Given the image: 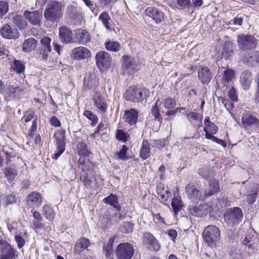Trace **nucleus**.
Here are the masks:
<instances>
[{
    "label": "nucleus",
    "mask_w": 259,
    "mask_h": 259,
    "mask_svg": "<svg viewBox=\"0 0 259 259\" xmlns=\"http://www.w3.org/2000/svg\"><path fill=\"white\" fill-rule=\"evenodd\" d=\"M243 59L244 63H247L250 65H253L254 63L258 62V57L256 56L254 53H248L247 56H245Z\"/></svg>",
    "instance_id": "obj_41"
},
{
    "label": "nucleus",
    "mask_w": 259,
    "mask_h": 259,
    "mask_svg": "<svg viewBox=\"0 0 259 259\" xmlns=\"http://www.w3.org/2000/svg\"><path fill=\"white\" fill-rule=\"evenodd\" d=\"M122 58L123 61L122 66L125 71L131 74L138 71L139 69V65L135 58L127 55H124Z\"/></svg>",
    "instance_id": "obj_11"
},
{
    "label": "nucleus",
    "mask_w": 259,
    "mask_h": 259,
    "mask_svg": "<svg viewBox=\"0 0 259 259\" xmlns=\"http://www.w3.org/2000/svg\"><path fill=\"white\" fill-rule=\"evenodd\" d=\"M251 80V73L250 71L245 70L242 72L240 75V81L243 89L247 90L249 89Z\"/></svg>",
    "instance_id": "obj_28"
},
{
    "label": "nucleus",
    "mask_w": 259,
    "mask_h": 259,
    "mask_svg": "<svg viewBox=\"0 0 259 259\" xmlns=\"http://www.w3.org/2000/svg\"><path fill=\"white\" fill-rule=\"evenodd\" d=\"M171 205L174 212L176 214L183 207L181 197L180 196H174L172 199Z\"/></svg>",
    "instance_id": "obj_34"
},
{
    "label": "nucleus",
    "mask_w": 259,
    "mask_h": 259,
    "mask_svg": "<svg viewBox=\"0 0 259 259\" xmlns=\"http://www.w3.org/2000/svg\"><path fill=\"white\" fill-rule=\"evenodd\" d=\"M151 113L157 120L161 121L162 120V117L160 113L159 109L158 108L157 102L152 106Z\"/></svg>",
    "instance_id": "obj_46"
},
{
    "label": "nucleus",
    "mask_w": 259,
    "mask_h": 259,
    "mask_svg": "<svg viewBox=\"0 0 259 259\" xmlns=\"http://www.w3.org/2000/svg\"><path fill=\"white\" fill-rule=\"evenodd\" d=\"M258 192V186L255 184L249 185L247 188V194H252L257 195Z\"/></svg>",
    "instance_id": "obj_54"
},
{
    "label": "nucleus",
    "mask_w": 259,
    "mask_h": 259,
    "mask_svg": "<svg viewBox=\"0 0 259 259\" xmlns=\"http://www.w3.org/2000/svg\"><path fill=\"white\" fill-rule=\"evenodd\" d=\"M84 85L89 90H94L98 85V82L95 77L92 78L91 76H89L87 78H85Z\"/></svg>",
    "instance_id": "obj_40"
},
{
    "label": "nucleus",
    "mask_w": 259,
    "mask_h": 259,
    "mask_svg": "<svg viewBox=\"0 0 259 259\" xmlns=\"http://www.w3.org/2000/svg\"><path fill=\"white\" fill-rule=\"evenodd\" d=\"M147 92L145 89L130 87L124 93L123 97L127 101L140 103L144 100Z\"/></svg>",
    "instance_id": "obj_4"
},
{
    "label": "nucleus",
    "mask_w": 259,
    "mask_h": 259,
    "mask_svg": "<svg viewBox=\"0 0 259 259\" xmlns=\"http://www.w3.org/2000/svg\"><path fill=\"white\" fill-rule=\"evenodd\" d=\"M11 66L13 70L18 74H21L24 72L25 69V66L24 62L16 59H14Z\"/></svg>",
    "instance_id": "obj_32"
},
{
    "label": "nucleus",
    "mask_w": 259,
    "mask_h": 259,
    "mask_svg": "<svg viewBox=\"0 0 259 259\" xmlns=\"http://www.w3.org/2000/svg\"><path fill=\"white\" fill-rule=\"evenodd\" d=\"M163 105L167 109H172L176 106L175 100L170 97H168L164 100Z\"/></svg>",
    "instance_id": "obj_51"
},
{
    "label": "nucleus",
    "mask_w": 259,
    "mask_h": 259,
    "mask_svg": "<svg viewBox=\"0 0 259 259\" xmlns=\"http://www.w3.org/2000/svg\"><path fill=\"white\" fill-rule=\"evenodd\" d=\"M165 140L164 139L151 140V145L157 148H163L165 146Z\"/></svg>",
    "instance_id": "obj_53"
},
{
    "label": "nucleus",
    "mask_w": 259,
    "mask_h": 259,
    "mask_svg": "<svg viewBox=\"0 0 259 259\" xmlns=\"http://www.w3.org/2000/svg\"><path fill=\"white\" fill-rule=\"evenodd\" d=\"M128 150V147L126 145H122L120 150L115 154V155L117 156V158L124 161L128 160V157L126 156Z\"/></svg>",
    "instance_id": "obj_39"
},
{
    "label": "nucleus",
    "mask_w": 259,
    "mask_h": 259,
    "mask_svg": "<svg viewBox=\"0 0 259 259\" xmlns=\"http://www.w3.org/2000/svg\"><path fill=\"white\" fill-rule=\"evenodd\" d=\"M219 190L220 184L219 181L216 179L210 180L209 181L208 185L206 186L203 189L205 198L216 194Z\"/></svg>",
    "instance_id": "obj_21"
},
{
    "label": "nucleus",
    "mask_w": 259,
    "mask_h": 259,
    "mask_svg": "<svg viewBox=\"0 0 259 259\" xmlns=\"http://www.w3.org/2000/svg\"><path fill=\"white\" fill-rule=\"evenodd\" d=\"M91 242L88 239L84 237L81 238L77 240L75 246L74 252L75 254H80V253L87 249L90 245Z\"/></svg>",
    "instance_id": "obj_26"
},
{
    "label": "nucleus",
    "mask_w": 259,
    "mask_h": 259,
    "mask_svg": "<svg viewBox=\"0 0 259 259\" xmlns=\"http://www.w3.org/2000/svg\"><path fill=\"white\" fill-rule=\"evenodd\" d=\"M197 74L199 80L203 84H208L212 77V72L209 68L202 65L198 66Z\"/></svg>",
    "instance_id": "obj_15"
},
{
    "label": "nucleus",
    "mask_w": 259,
    "mask_h": 259,
    "mask_svg": "<svg viewBox=\"0 0 259 259\" xmlns=\"http://www.w3.org/2000/svg\"><path fill=\"white\" fill-rule=\"evenodd\" d=\"M135 252V249L129 243H121L116 248V254L118 259H131Z\"/></svg>",
    "instance_id": "obj_8"
},
{
    "label": "nucleus",
    "mask_w": 259,
    "mask_h": 259,
    "mask_svg": "<svg viewBox=\"0 0 259 259\" xmlns=\"http://www.w3.org/2000/svg\"><path fill=\"white\" fill-rule=\"evenodd\" d=\"M191 213L195 217H201L203 215V212L197 206H194L190 209Z\"/></svg>",
    "instance_id": "obj_62"
},
{
    "label": "nucleus",
    "mask_w": 259,
    "mask_h": 259,
    "mask_svg": "<svg viewBox=\"0 0 259 259\" xmlns=\"http://www.w3.org/2000/svg\"><path fill=\"white\" fill-rule=\"evenodd\" d=\"M42 212L47 219L50 221L54 220L55 213L53 209L50 206L48 205H45L43 206Z\"/></svg>",
    "instance_id": "obj_37"
},
{
    "label": "nucleus",
    "mask_w": 259,
    "mask_h": 259,
    "mask_svg": "<svg viewBox=\"0 0 259 259\" xmlns=\"http://www.w3.org/2000/svg\"><path fill=\"white\" fill-rule=\"evenodd\" d=\"M91 54L90 51L87 48L78 47L72 50L71 55L74 59L80 60L90 57Z\"/></svg>",
    "instance_id": "obj_22"
},
{
    "label": "nucleus",
    "mask_w": 259,
    "mask_h": 259,
    "mask_svg": "<svg viewBox=\"0 0 259 259\" xmlns=\"http://www.w3.org/2000/svg\"><path fill=\"white\" fill-rule=\"evenodd\" d=\"M204 127H206L208 131L209 130L211 134H216L218 131V127L213 122L211 123L210 124L207 125V126H205Z\"/></svg>",
    "instance_id": "obj_64"
},
{
    "label": "nucleus",
    "mask_w": 259,
    "mask_h": 259,
    "mask_svg": "<svg viewBox=\"0 0 259 259\" xmlns=\"http://www.w3.org/2000/svg\"><path fill=\"white\" fill-rule=\"evenodd\" d=\"M75 33L76 38L80 44L85 45L90 41V34L87 30L78 29Z\"/></svg>",
    "instance_id": "obj_27"
},
{
    "label": "nucleus",
    "mask_w": 259,
    "mask_h": 259,
    "mask_svg": "<svg viewBox=\"0 0 259 259\" xmlns=\"http://www.w3.org/2000/svg\"><path fill=\"white\" fill-rule=\"evenodd\" d=\"M9 10V4L6 1H0V19L6 14Z\"/></svg>",
    "instance_id": "obj_47"
},
{
    "label": "nucleus",
    "mask_w": 259,
    "mask_h": 259,
    "mask_svg": "<svg viewBox=\"0 0 259 259\" xmlns=\"http://www.w3.org/2000/svg\"><path fill=\"white\" fill-rule=\"evenodd\" d=\"M242 126L246 130L254 132L259 129V119L249 111H244L241 115Z\"/></svg>",
    "instance_id": "obj_5"
},
{
    "label": "nucleus",
    "mask_w": 259,
    "mask_h": 259,
    "mask_svg": "<svg viewBox=\"0 0 259 259\" xmlns=\"http://www.w3.org/2000/svg\"><path fill=\"white\" fill-rule=\"evenodd\" d=\"M26 201L29 205L38 207L41 204L42 198L39 193L32 192L27 196Z\"/></svg>",
    "instance_id": "obj_25"
},
{
    "label": "nucleus",
    "mask_w": 259,
    "mask_h": 259,
    "mask_svg": "<svg viewBox=\"0 0 259 259\" xmlns=\"http://www.w3.org/2000/svg\"><path fill=\"white\" fill-rule=\"evenodd\" d=\"M83 115L92 121L91 124L92 126H94L98 122V117L92 111L85 110L83 112Z\"/></svg>",
    "instance_id": "obj_43"
},
{
    "label": "nucleus",
    "mask_w": 259,
    "mask_h": 259,
    "mask_svg": "<svg viewBox=\"0 0 259 259\" xmlns=\"http://www.w3.org/2000/svg\"><path fill=\"white\" fill-rule=\"evenodd\" d=\"M92 175H82L83 177V183L87 188H91L92 180L91 176Z\"/></svg>",
    "instance_id": "obj_55"
},
{
    "label": "nucleus",
    "mask_w": 259,
    "mask_h": 259,
    "mask_svg": "<svg viewBox=\"0 0 259 259\" xmlns=\"http://www.w3.org/2000/svg\"><path fill=\"white\" fill-rule=\"evenodd\" d=\"M96 65L99 69L108 68L112 61L111 55L105 51H100L95 56Z\"/></svg>",
    "instance_id": "obj_9"
},
{
    "label": "nucleus",
    "mask_w": 259,
    "mask_h": 259,
    "mask_svg": "<svg viewBox=\"0 0 259 259\" xmlns=\"http://www.w3.org/2000/svg\"><path fill=\"white\" fill-rule=\"evenodd\" d=\"M35 115L34 112L32 110L27 111L25 113L23 116L25 122L30 121L34 117Z\"/></svg>",
    "instance_id": "obj_60"
},
{
    "label": "nucleus",
    "mask_w": 259,
    "mask_h": 259,
    "mask_svg": "<svg viewBox=\"0 0 259 259\" xmlns=\"http://www.w3.org/2000/svg\"><path fill=\"white\" fill-rule=\"evenodd\" d=\"M234 77V72L232 69H227L224 71L223 74V79L227 82L232 80Z\"/></svg>",
    "instance_id": "obj_50"
},
{
    "label": "nucleus",
    "mask_w": 259,
    "mask_h": 259,
    "mask_svg": "<svg viewBox=\"0 0 259 259\" xmlns=\"http://www.w3.org/2000/svg\"><path fill=\"white\" fill-rule=\"evenodd\" d=\"M139 112L135 108L125 110L124 112L122 119L130 125L136 124L138 121Z\"/></svg>",
    "instance_id": "obj_20"
},
{
    "label": "nucleus",
    "mask_w": 259,
    "mask_h": 259,
    "mask_svg": "<svg viewBox=\"0 0 259 259\" xmlns=\"http://www.w3.org/2000/svg\"><path fill=\"white\" fill-rule=\"evenodd\" d=\"M185 191L188 197L193 201L203 200L205 198L204 194H201L199 190L192 183L186 185Z\"/></svg>",
    "instance_id": "obj_14"
},
{
    "label": "nucleus",
    "mask_w": 259,
    "mask_h": 259,
    "mask_svg": "<svg viewBox=\"0 0 259 259\" xmlns=\"http://www.w3.org/2000/svg\"><path fill=\"white\" fill-rule=\"evenodd\" d=\"M17 197L14 193L7 195L5 197V201L7 205L12 204L16 202Z\"/></svg>",
    "instance_id": "obj_52"
},
{
    "label": "nucleus",
    "mask_w": 259,
    "mask_h": 259,
    "mask_svg": "<svg viewBox=\"0 0 259 259\" xmlns=\"http://www.w3.org/2000/svg\"><path fill=\"white\" fill-rule=\"evenodd\" d=\"M228 96L233 102H237L238 101V97L234 87H232L229 89L228 91Z\"/></svg>",
    "instance_id": "obj_58"
},
{
    "label": "nucleus",
    "mask_w": 259,
    "mask_h": 259,
    "mask_svg": "<svg viewBox=\"0 0 259 259\" xmlns=\"http://www.w3.org/2000/svg\"><path fill=\"white\" fill-rule=\"evenodd\" d=\"M114 242V238L113 237L110 238L107 243L103 247V250L105 253L106 257H109L112 252V246Z\"/></svg>",
    "instance_id": "obj_42"
},
{
    "label": "nucleus",
    "mask_w": 259,
    "mask_h": 259,
    "mask_svg": "<svg viewBox=\"0 0 259 259\" xmlns=\"http://www.w3.org/2000/svg\"><path fill=\"white\" fill-rule=\"evenodd\" d=\"M51 39L47 36L44 37L40 40L41 46L39 48V53L42 59L47 61L49 54L52 51L51 46Z\"/></svg>",
    "instance_id": "obj_17"
},
{
    "label": "nucleus",
    "mask_w": 259,
    "mask_h": 259,
    "mask_svg": "<svg viewBox=\"0 0 259 259\" xmlns=\"http://www.w3.org/2000/svg\"><path fill=\"white\" fill-rule=\"evenodd\" d=\"M105 48L110 51L117 52L121 49L119 43L114 41H107L105 43Z\"/></svg>",
    "instance_id": "obj_38"
},
{
    "label": "nucleus",
    "mask_w": 259,
    "mask_h": 259,
    "mask_svg": "<svg viewBox=\"0 0 259 259\" xmlns=\"http://www.w3.org/2000/svg\"><path fill=\"white\" fill-rule=\"evenodd\" d=\"M187 117L189 120L190 119L197 121L198 120L202 118V117L198 113L191 112L187 114Z\"/></svg>",
    "instance_id": "obj_63"
},
{
    "label": "nucleus",
    "mask_w": 259,
    "mask_h": 259,
    "mask_svg": "<svg viewBox=\"0 0 259 259\" xmlns=\"http://www.w3.org/2000/svg\"><path fill=\"white\" fill-rule=\"evenodd\" d=\"M144 238L148 244V248L151 250L158 251L160 246L155 237L150 233L147 232L144 234Z\"/></svg>",
    "instance_id": "obj_24"
},
{
    "label": "nucleus",
    "mask_w": 259,
    "mask_h": 259,
    "mask_svg": "<svg viewBox=\"0 0 259 259\" xmlns=\"http://www.w3.org/2000/svg\"><path fill=\"white\" fill-rule=\"evenodd\" d=\"M94 102L96 107L102 113H105L107 111V105L104 100L101 98L98 97L94 99Z\"/></svg>",
    "instance_id": "obj_36"
},
{
    "label": "nucleus",
    "mask_w": 259,
    "mask_h": 259,
    "mask_svg": "<svg viewBox=\"0 0 259 259\" xmlns=\"http://www.w3.org/2000/svg\"><path fill=\"white\" fill-rule=\"evenodd\" d=\"M0 34L3 38L7 39L16 40L20 36L17 29L9 24H5L1 28Z\"/></svg>",
    "instance_id": "obj_10"
},
{
    "label": "nucleus",
    "mask_w": 259,
    "mask_h": 259,
    "mask_svg": "<svg viewBox=\"0 0 259 259\" xmlns=\"http://www.w3.org/2000/svg\"><path fill=\"white\" fill-rule=\"evenodd\" d=\"M199 174L204 179H208L211 177V171L206 166H203L199 168Z\"/></svg>",
    "instance_id": "obj_49"
},
{
    "label": "nucleus",
    "mask_w": 259,
    "mask_h": 259,
    "mask_svg": "<svg viewBox=\"0 0 259 259\" xmlns=\"http://www.w3.org/2000/svg\"><path fill=\"white\" fill-rule=\"evenodd\" d=\"M123 227L125 229L124 233H129L133 231L134 228V224L131 222H126L123 223Z\"/></svg>",
    "instance_id": "obj_59"
},
{
    "label": "nucleus",
    "mask_w": 259,
    "mask_h": 259,
    "mask_svg": "<svg viewBox=\"0 0 259 259\" xmlns=\"http://www.w3.org/2000/svg\"><path fill=\"white\" fill-rule=\"evenodd\" d=\"M5 175L9 181H13L16 176V170L14 168L10 167L6 168Z\"/></svg>",
    "instance_id": "obj_45"
},
{
    "label": "nucleus",
    "mask_w": 259,
    "mask_h": 259,
    "mask_svg": "<svg viewBox=\"0 0 259 259\" xmlns=\"http://www.w3.org/2000/svg\"><path fill=\"white\" fill-rule=\"evenodd\" d=\"M23 16L27 21H28L32 25L38 26L41 25L42 15L38 11L25 10L23 12Z\"/></svg>",
    "instance_id": "obj_13"
},
{
    "label": "nucleus",
    "mask_w": 259,
    "mask_h": 259,
    "mask_svg": "<svg viewBox=\"0 0 259 259\" xmlns=\"http://www.w3.org/2000/svg\"><path fill=\"white\" fill-rule=\"evenodd\" d=\"M177 8L180 9H183L187 8L190 4V0H177Z\"/></svg>",
    "instance_id": "obj_56"
},
{
    "label": "nucleus",
    "mask_w": 259,
    "mask_h": 259,
    "mask_svg": "<svg viewBox=\"0 0 259 259\" xmlns=\"http://www.w3.org/2000/svg\"><path fill=\"white\" fill-rule=\"evenodd\" d=\"M243 18L236 16L230 21L229 23L231 25L241 26L243 23Z\"/></svg>",
    "instance_id": "obj_61"
},
{
    "label": "nucleus",
    "mask_w": 259,
    "mask_h": 259,
    "mask_svg": "<svg viewBox=\"0 0 259 259\" xmlns=\"http://www.w3.org/2000/svg\"><path fill=\"white\" fill-rule=\"evenodd\" d=\"M237 42L239 49L247 51L254 49L257 40L253 35L241 33L237 36Z\"/></svg>",
    "instance_id": "obj_3"
},
{
    "label": "nucleus",
    "mask_w": 259,
    "mask_h": 259,
    "mask_svg": "<svg viewBox=\"0 0 259 259\" xmlns=\"http://www.w3.org/2000/svg\"><path fill=\"white\" fill-rule=\"evenodd\" d=\"M14 27L17 29L18 31L25 30L27 29L28 22L24 16L16 15L12 19Z\"/></svg>",
    "instance_id": "obj_23"
},
{
    "label": "nucleus",
    "mask_w": 259,
    "mask_h": 259,
    "mask_svg": "<svg viewBox=\"0 0 259 259\" xmlns=\"http://www.w3.org/2000/svg\"><path fill=\"white\" fill-rule=\"evenodd\" d=\"M15 240L19 248L23 247L25 243L24 239L20 235H16L15 236Z\"/></svg>",
    "instance_id": "obj_57"
},
{
    "label": "nucleus",
    "mask_w": 259,
    "mask_h": 259,
    "mask_svg": "<svg viewBox=\"0 0 259 259\" xmlns=\"http://www.w3.org/2000/svg\"><path fill=\"white\" fill-rule=\"evenodd\" d=\"M103 201L104 203L112 206L115 208L117 211L121 210V206L119 203L118 198L115 195L110 194L108 196L105 198Z\"/></svg>",
    "instance_id": "obj_29"
},
{
    "label": "nucleus",
    "mask_w": 259,
    "mask_h": 259,
    "mask_svg": "<svg viewBox=\"0 0 259 259\" xmlns=\"http://www.w3.org/2000/svg\"><path fill=\"white\" fill-rule=\"evenodd\" d=\"M220 229L214 225H208L202 232L204 242L211 248L216 247L220 240Z\"/></svg>",
    "instance_id": "obj_1"
},
{
    "label": "nucleus",
    "mask_w": 259,
    "mask_h": 259,
    "mask_svg": "<svg viewBox=\"0 0 259 259\" xmlns=\"http://www.w3.org/2000/svg\"><path fill=\"white\" fill-rule=\"evenodd\" d=\"M78 166L80 168L82 175H93L94 164L88 157H80L78 160Z\"/></svg>",
    "instance_id": "obj_18"
},
{
    "label": "nucleus",
    "mask_w": 259,
    "mask_h": 259,
    "mask_svg": "<svg viewBox=\"0 0 259 259\" xmlns=\"http://www.w3.org/2000/svg\"><path fill=\"white\" fill-rule=\"evenodd\" d=\"M62 8V4L60 2L53 1L49 3L44 11L45 18L51 22H59L63 16Z\"/></svg>",
    "instance_id": "obj_2"
},
{
    "label": "nucleus",
    "mask_w": 259,
    "mask_h": 259,
    "mask_svg": "<svg viewBox=\"0 0 259 259\" xmlns=\"http://www.w3.org/2000/svg\"><path fill=\"white\" fill-rule=\"evenodd\" d=\"M77 153L80 157H88L91 153L87 149V145L84 142H79L77 145Z\"/></svg>",
    "instance_id": "obj_33"
},
{
    "label": "nucleus",
    "mask_w": 259,
    "mask_h": 259,
    "mask_svg": "<svg viewBox=\"0 0 259 259\" xmlns=\"http://www.w3.org/2000/svg\"><path fill=\"white\" fill-rule=\"evenodd\" d=\"M225 222L230 226H235L240 223L243 218V213L240 208L235 207L226 210L224 214Z\"/></svg>",
    "instance_id": "obj_6"
},
{
    "label": "nucleus",
    "mask_w": 259,
    "mask_h": 259,
    "mask_svg": "<svg viewBox=\"0 0 259 259\" xmlns=\"http://www.w3.org/2000/svg\"><path fill=\"white\" fill-rule=\"evenodd\" d=\"M98 19L100 21H101L102 23L106 29L109 30L110 29V21L111 20V17L108 13L106 12H102L100 15Z\"/></svg>",
    "instance_id": "obj_35"
},
{
    "label": "nucleus",
    "mask_w": 259,
    "mask_h": 259,
    "mask_svg": "<svg viewBox=\"0 0 259 259\" xmlns=\"http://www.w3.org/2000/svg\"><path fill=\"white\" fill-rule=\"evenodd\" d=\"M53 137L56 142V150L52 157L53 159H57L65 150L66 136L65 130H58L55 133Z\"/></svg>",
    "instance_id": "obj_7"
},
{
    "label": "nucleus",
    "mask_w": 259,
    "mask_h": 259,
    "mask_svg": "<svg viewBox=\"0 0 259 259\" xmlns=\"http://www.w3.org/2000/svg\"><path fill=\"white\" fill-rule=\"evenodd\" d=\"M129 136V135L126 132H124L123 130L118 129L116 130V138L118 141L125 143L127 140Z\"/></svg>",
    "instance_id": "obj_44"
},
{
    "label": "nucleus",
    "mask_w": 259,
    "mask_h": 259,
    "mask_svg": "<svg viewBox=\"0 0 259 259\" xmlns=\"http://www.w3.org/2000/svg\"><path fill=\"white\" fill-rule=\"evenodd\" d=\"M150 144L147 140H143L140 151V157L143 160H146L150 156Z\"/></svg>",
    "instance_id": "obj_30"
},
{
    "label": "nucleus",
    "mask_w": 259,
    "mask_h": 259,
    "mask_svg": "<svg viewBox=\"0 0 259 259\" xmlns=\"http://www.w3.org/2000/svg\"><path fill=\"white\" fill-rule=\"evenodd\" d=\"M17 251L8 242L0 247V259H16Z\"/></svg>",
    "instance_id": "obj_12"
},
{
    "label": "nucleus",
    "mask_w": 259,
    "mask_h": 259,
    "mask_svg": "<svg viewBox=\"0 0 259 259\" xmlns=\"http://www.w3.org/2000/svg\"><path fill=\"white\" fill-rule=\"evenodd\" d=\"M37 41L32 37L26 39L22 45V50L25 52H29L36 48Z\"/></svg>",
    "instance_id": "obj_31"
},
{
    "label": "nucleus",
    "mask_w": 259,
    "mask_h": 259,
    "mask_svg": "<svg viewBox=\"0 0 259 259\" xmlns=\"http://www.w3.org/2000/svg\"><path fill=\"white\" fill-rule=\"evenodd\" d=\"M146 16L151 17L156 24H159L164 20V14L155 7H149L145 10Z\"/></svg>",
    "instance_id": "obj_16"
},
{
    "label": "nucleus",
    "mask_w": 259,
    "mask_h": 259,
    "mask_svg": "<svg viewBox=\"0 0 259 259\" xmlns=\"http://www.w3.org/2000/svg\"><path fill=\"white\" fill-rule=\"evenodd\" d=\"M59 37L62 43L69 44L73 42L72 32L66 26H62L59 28Z\"/></svg>",
    "instance_id": "obj_19"
},
{
    "label": "nucleus",
    "mask_w": 259,
    "mask_h": 259,
    "mask_svg": "<svg viewBox=\"0 0 259 259\" xmlns=\"http://www.w3.org/2000/svg\"><path fill=\"white\" fill-rule=\"evenodd\" d=\"M122 219V215L120 213H117L115 212L109 217L108 221L111 225H115L117 224Z\"/></svg>",
    "instance_id": "obj_48"
}]
</instances>
